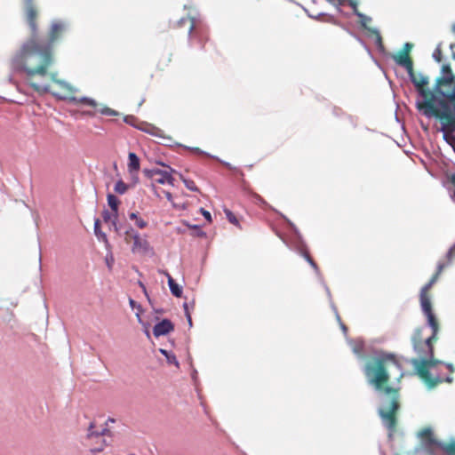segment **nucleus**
<instances>
[{"label":"nucleus","mask_w":455,"mask_h":455,"mask_svg":"<svg viewBox=\"0 0 455 455\" xmlns=\"http://www.w3.org/2000/svg\"><path fill=\"white\" fill-rule=\"evenodd\" d=\"M177 145L179 147H182V148H186L188 150L193 151V152H195L196 154L204 155V156H207L208 157H211V158H217L216 156H212V155H211V154H209V153L200 149L199 148L188 147V146H184L182 144H177Z\"/></svg>","instance_id":"36"},{"label":"nucleus","mask_w":455,"mask_h":455,"mask_svg":"<svg viewBox=\"0 0 455 455\" xmlns=\"http://www.w3.org/2000/svg\"><path fill=\"white\" fill-rule=\"evenodd\" d=\"M440 132L443 140L452 148L455 153V114L448 123L441 122Z\"/></svg>","instance_id":"8"},{"label":"nucleus","mask_w":455,"mask_h":455,"mask_svg":"<svg viewBox=\"0 0 455 455\" xmlns=\"http://www.w3.org/2000/svg\"><path fill=\"white\" fill-rule=\"evenodd\" d=\"M160 164L166 166L165 164L159 162ZM167 167L170 169V171L162 170L160 169V178L156 179V181L158 184L164 185L169 184L171 186H174V178L172 177V173L175 172L176 171L173 170L171 166L167 165Z\"/></svg>","instance_id":"15"},{"label":"nucleus","mask_w":455,"mask_h":455,"mask_svg":"<svg viewBox=\"0 0 455 455\" xmlns=\"http://www.w3.org/2000/svg\"><path fill=\"white\" fill-rule=\"evenodd\" d=\"M420 297V307L422 310V313L425 315L427 319H429L431 317L435 316L432 310V304L430 299L425 294L421 293L419 294Z\"/></svg>","instance_id":"18"},{"label":"nucleus","mask_w":455,"mask_h":455,"mask_svg":"<svg viewBox=\"0 0 455 455\" xmlns=\"http://www.w3.org/2000/svg\"><path fill=\"white\" fill-rule=\"evenodd\" d=\"M132 251L133 253H141V254H148L149 252L153 253V248L151 247L149 242L147 239V235L142 238L139 232H134L133 234V245L132 248Z\"/></svg>","instance_id":"9"},{"label":"nucleus","mask_w":455,"mask_h":455,"mask_svg":"<svg viewBox=\"0 0 455 455\" xmlns=\"http://www.w3.org/2000/svg\"><path fill=\"white\" fill-rule=\"evenodd\" d=\"M347 341L349 347H351L354 354L359 358H363V353L364 349L363 341L361 339H353L347 337Z\"/></svg>","instance_id":"21"},{"label":"nucleus","mask_w":455,"mask_h":455,"mask_svg":"<svg viewBox=\"0 0 455 455\" xmlns=\"http://www.w3.org/2000/svg\"><path fill=\"white\" fill-rule=\"evenodd\" d=\"M429 443L437 446L448 455H455V443L446 444L435 438H430Z\"/></svg>","instance_id":"22"},{"label":"nucleus","mask_w":455,"mask_h":455,"mask_svg":"<svg viewBox=\"0 0 455 455\" xmlns=\"http://www.w3.org/2000/svg\"><path fill=\"white\" fill-rule=\"evenodd\" d=\"M183 224L185 226H187L188 228L190 229H194L195 230V235L196 237H206V232H204L202 228H201V226L200 225H196V224H190L188 221L187 220H183Z\"/></svg>","instance_id":"27"},{"label":"nucleus","mask_w":455,"mask_h":455,"mask_svg":"<svg viewBox=\"0 0 455 455\" xmlns=\"http://www.w3.org/2000/svg\"><path fill=\"white\" fill-rule=\"evenodd\" d=\"M412 348L418 357L408 359L406 362L413 366L415 374H427V371H423L422 368L426 365L427 359L431 357L434 346L428 345L427 341H425L412 345Z\"/></svg>","instance_id":"5"},{"label":"nucleus","mask_w":455,"mask_h":455,"mask_svg":"<svg viewBox=\"0 0 455 455\" xmlns=\"http://www.w3.org/2000/svg\"><path fill=\"white\" fill-rule=\"evenodd\" d=\"M174 330L173 323L168 319L164 318L160 322L156 323L153 327V335L156 338L161 336H166Z\"/></svg>","instance_id":"12"},{"label":"nucleus","mask_w":455,"mask_h":455,"mask_svg":"<svg viewBox=\"0 0 455 455\" xmlns=\"http://www.w3.org/2000/svg\"><path fill=\"white\" fill-rule=\"evenodd\" d=\"M408 76L414 87L426 86L429 83V78L422 73H419L417 76L413 71V68L409 70Z\"/></svg>","instance_id":"16"},{"label":"nucleus","mask_w":455,"mask_h":455,"mask_svg":"<svg viewBox=\"0 0 455 455\" xmlns=\"http://www.w3.org/2000/svg\"><path fill=\"white\" fill-rule=\"evenodd\" d=\"M30 86L37 92H50V86L48 84H39L33 83Z\"/></svg>","instance_id":"39"},{"label":"nucleus","mask_w":455,"mask_h":455,"mask_svg":"<svg viewBox=\"0 0 455 455\" xmlns=\"http://www.w3.org/2000/svg\"><path fill=\"white\" fill-rule=\"evenodd\" d=\"M327 21H328V23H331L333 25L339 26L343 30H345L347 34H349L352 37H354V41H357L363 47V49L367 52L368 55L371 59H374L371 48L368 46V44L365 43V41L363 39H362V37H360L356 33H355L353 30L348 28L345 24L341 23L337 19H335L334 16H329V19Z\"/></svg>","instance_id":"10"},{"label":"nucleus","mask_w":455,"mask_h":455,"mask_svg":"<svg viewBox=\"0 0 455 455\" xmlns=\"http://www.w3.org/2000/svg\"><path fill=\"white\" fill-rule=\"evenodd\" d=\"M413 44L411 43H405L403 44V49L401 51V52H406V55H408V52L412 49Z\"/></svg>","instance_id":"59"},{"label":"nucleus","mask_w":455,"mask_h":455,"mask_svg":"<svg viewBox=\"0 0 455 455\" xmlns=\"http://www.w3.org/2000/svg\"><path fill=\"white\" fill-rule=\"evenodd\" d=\"M111 227L116 232H119L121 229V225L118 224V215H113L112 220H110Z\"/></svg>","instance_id":"46"},{"label":"nucleus","mask_w":455,"mask_h":455,"mask_svg":"<svg viewBox=\"0 0 455 455\" xmlns=\"http://www.w3.org/2000/svg\"><path fill=\"white\" fill-rule=\"evenodd\" d=\"M332 114L338 117L342 116H346V115H347L340 108H338V107L333 108Z\"/></svg>","instance_id":"54"},{"label":"nucleus","mask_w":455,"mask_h":455,"mask_svg":"<svg viewBox=\"0 0 455 455\" xmlns=\"http://www.w3.org/2000/svg\"><path fill=\"white\" fill-rule=\"evenodd\" d=\"M455 250V243L450 247L446 253V259L451 261L453 258H455V254H453V251Z\"/></svg>","instance_id":"53"},{"label":"nucleus","mask_w":455,"mask_h":455,"mask_svg":"<svg viewBox=\"0 0 455 455\" xmlns=\"http://www.w3.org/2000/svg\"><path fill=\"white\" fill-rule=\"evenodd\" d=\"M455 76L452 73L451 67L449 63H445L441 68V76L436 78L433 87L434 93L439 96L443 93V86H451L454 82Z\"/></svg>","instance_id":"7"},{"label":"nucleus","mask_w":455,"mask_h":455,"mask_svg":"<svg viewBox=\"0 0 455 455\" xmlns=\"http://www.w3.org/2000/svg\"><path fill=\"white\" fill-rule=\"evenodd\" d=\"M393 370L398 372V380L404 375L396 355L382 349H373L363 368L368 384L379 394L380 406L378 412L383 425L389 430H393L396 423L394 412L399 409L398 391L393 387H383V385L389 381Z\"/></svg>","instance_id":"2"},{"label":"nucleus","mask_w":455,"mask_h":455,"mask_svg":"<svg viewBox=\"0 0 455 455\" xmlns=\"http://www.w3.org/2000/svg\"><path fill=\"white\" fill-rule=\"evenodd\" d=\"M129 305L131 307L132 309H137V312L136 314H139V315L140 316V315L142 314L143 312V308H142V306L140 304V303H137L132 298H129Z\"/></svg>","instance_id":"42"},{"label":"nucleus","mask_w":455,"mask_h":455,"mask_svg":"<svg viewBox=\"0 0 455 455\" xmlns=\"http://www.w3.org/2000/svg\"><path fill=\"white\" fill-rule=\"evenodd\" d=\"M128 189V185L123 181V180H118L115 186L114 191L119 195H124Z\"/></svg>","instance_id":"33"},{"label":"nucleus","mask_w":455,"mask_h":455,"mask_svg":"<svg viewBox=\"0 0 455 455\" xmlns=\"http://www.w3.org/2000/svg\"><path fill=\"white\" fill-rule=\"evenodd\" d=\"M96 112L97 111L83 110L80 112V114L84 116L94 117L96 116Z\"/></svg>","instance_id":"57"},{"label":"nucleus","mask_w":455,"mask_h":455,"mask_svg":"<svg viewBox=\"0 0 455 455\" xmlns=\"http://www.w3.org/2000/svg\"><path fill=\"white\" fill-rule=\"evenodd\" d=\"M105 260H106L107 267L109 269H111L112 268V264L114 262V258H113V255H112L111 251H109V254H107Z\"/></svg>","instance_id":"50"},{"label":"nucleus","mask_w":455,"mask_h":455,"mask_svg":"<svg viewBox=\"0 0 455 455\" xmlns=\"http://www.w3.org/2000/svg\"><path fill=\"white\" fill-rule=\"evenodd\" d=\"M443 363L444 362L438 359H435L433 351L431 357L427 359L426 365L423 366L422 368L423 371H427V374H418L429 388H432L435 387L438 383L443 382V379L438 375L435 376L430 372V369L435 367L438 364Z\"/></svg>","instance_id":"6"},{"label":"nucleus","mask_w":455,"mask_h":455,"mask_svg":"<svg viewBox=\"0 0 455 455\" xmlns=\"http://www.w3.org/2000/svg\"><path fill=\"white\" fill-rule=\"evenodd\" d=\"M424 327H419L414 330L412 335H411V345H414L416 343L425 342V338H423L422 332H423Z\"/></svg>","instance_id":"28"},{"label":"nucleus","mask_w":455,"mask_h":455,"mask_svg":"<svg viewBox=\"0 0 455 455\" xmlns=\"http://www.w3.org/2000/svg\"><path fill=\"white\" fill-rule=\"evenodd\" d=\"M371 33L375 35V45L378 52L383 56L388 55L382 43V37L379 30L378 28H372V31Z\"/></svg>","instance_id":"24"},{"label":"nucleus","mask_w":455,"mask_h":455,"mask_svg":"<svg viewBox=\"0 0 455 455\" xmlns=\"http://www.w3.org/2000/svg\"><path fill=\"white\" fill-rule=\"evenodd\" d=\"M331 310L335 314L336 319H337V321H338V323H339V324L340 326V329H341L342 332L347 337V327L342 323L341 318H340V316L339 315L338 309H337L334 302H331Z\"/></svg>","instance_id":"32"},{"label":"nucleus","mask_w":455,"mask_h":455,"mask_svg":"<svg viewBox=\"0 0 455 455\" xmlns=\"http://www.w3.org/2000/svg\"><path fill=\"white\" fill-rule=\"evenodd\" d=\"M347 119L348 122L352 124L354 128H356L357 126V117L351 116V115H346Z\"/></svg>","instance_id":"55"},{"label":"nucleus","mask_w":455,"mask_h":455,"mask_svg":"<svg viewBox=\"0 0 455 455\" xmlns=\"http://www.w3.org/2000/svg\"><path fill=\"white\" fill-rule=\"evenodd\" d=\"M54 82L58 84L61 85L62 87L67 88L68 90H70V91L72 90L70 84L68 82H66L65 80L58 79V80H54Z\"/></svg>","instance_id":"56"},{"label":"nucleus","mask_w":455,"mask_h":455,"mask_svg":"<svg viewBox=\"0 0 455 455\" xmlns=\"http://www.w3.org/2000/svg\"><path fill=\"white\" fill-rule=\"evenodd\" d=\"M217 161H219L220 163H221L224 166H226L227 168L230 169V170H233L235 169L234 166H232V164L228 162H226L224 160H220L218 156L217 158H215Z\"/></svg>","instance_id":"61"},{"label":"nucleus","mask_w":455,"mask_h":455,"mask_svg":"<svg viewBox=\"0 0 455 455\" xmlns=\"http://www.w3.org/2000/svg\"><path fill=\"white\" fill-rule=\"evenodd\" d=\"M164 275L167 277L168 286L171 293L176 298H181L183 294L182 286L177 283L168 272H165Z\"/></svg>","instance_id":"19"},{"label":"nucleus","mask_w":455,"mask_h":455,"mask_svg":"<svg viewBox=\"0 0 455 455\" xmlns=\"http://www.w3.org/2000/svg\"><path fill=\"white\" fill-rule=\"evenodd\" d=\"M159 353L165 357L169 364H174L177 368L180 367V363L172 351L164 348H159Z\"/></svg>","instance_id":"25"},{"label":"nucleus","mask_w":455,"mask_h":455,"mask_svg":"<svg viewBox=\"0 0 455 455\" xmlns=\"http://www.w3.org/2000/svg\"><path fill=\"white\" fill-rule=\"evenodd\" d=\"M25 1L27 21L31 29L30 37L25 41L12 59V66L15 72H24L28 76L39 75L44 76L47 68L52 64V44L59 38V32L65 29L61 21H54L51 26L48 38H39L36 23V11L33 0Z\"/></svg>","instance_id":"1"},{"label":"nucleus","mask_w":455,"mask_h":455,"mask_svg":"<svg viewBox=\"0 0 455 455\" xmlns=\"http://www.w3.org/2000/svg\"><path fill=\"white\" fill-rule=\"evenodd\" d=\"M94 427L93 424L91 423L90 424V427L88 428V436L91 437L92 435H96V436H99V435H102L106 431H108V429L106 428H103L100 433H95L92 431V428Z\"/></svg>","instance_id":"47"},{"label":"nucleus","mask_w":455,"mask_h":455,"mask_svg":"<svg viewBox=\"0 0 455 455\" xmlns=\"http://www.w3.org/2000/svg\"><path fill=\"white\" fill-rule=\"evenodd\" d=\"M415 89L418 96L420 98L418 99L415 102L417 110L428 119L435 117L441 120V110L439 113H437L434 104L432 103L433 101L437 104L436 101H434L431 99V93L434 92V91L432 90V92H429L428 90L425 89L424 86L415 87Z\"/></svg>","instance_id":"4"},{"label":"nucleus","mask_w":455,"mask_h":455,"mask_svg":"<svg viewBox=\"0 0 455 455\" xmlns=\"http://www.w3.org/2000/svg\"><path fill=\"white\" fill-rule=\"evenodd\" d=\"M390 56L397 65L403 67L407 71V74L409 70L413 68V62L409 56L406 55V52H399L396 54H390Z\"/></svg>","instance_id":"13"},{"label":"nucleus","mask_w":455,"mask_h":455,"mask_svg":"<svg viewBox=\"0 0 455 455\" xmlns=\"http://www.w3.org/2000/svg\"><path fill=\"white\" fill-rule=\"evenodd\" d=\"M128 216L131 220H135V224L139 228H144L148 226V222L139 217L138 212H130Z\"/></svg>","instance_id":"26"},{"label":"nucleus","mask_w":455,"mask_h":455,"mask_svg":"<svg viewBox=\"0 0 455 455\" xmlns=\"http://www.w3.org/2000/svg\"><path fill=\"white\" fill-rule=\"evenodd\" d=\"M329 16H331V14H328L326 12H319L318 14H316L315 16H311L309 15V18L313 19V20H319L321 17H326L327 19L324 20L325 22H328V19H329Z\"/></svg>","instance_id":"52"},{"label":"nucleus","mask_w":455,"mask_h":455,"mask_svg":"<svg viewBox=\"0 0 455 455\" xmlns=\"http://www.w3.org/2000/svg\"><path fill=\"white\" fill-rule=\"evenodd\" d=\"M224 212H225V215H226V218L228 219V220L235 225V226H239V221L237 220V218L235 217V215L234 214V212L228 209V208H225L224 209Z\"/></svg>","instance_id":"37"},{"label":"nucleus","mask_w":455,"mask_h":455,"mask_svg":"<svg viewBox=\"0 0 455 455\" xmlns=\"http://www.w3.org/2000/svg\"><path fill=\"white\" fill-rule=\"evenodd\" d=\"M448 189L451 199L455 202V186H451Z\"/></svg>","instance_id":"64"},{"label":"nucleus","mask_w":455,"mask_h":455,"mask_svg":"<svg viewBox=\"0 0 455 455\" xmlns=\"http://www.w3.org/2000/svg\"><path fill=\"white\" fill-rule=\"evenodd\" d=\"M355 16L360 19V23H361L362 27L365 30H367L368 32H371L372 31L373 28H370V27L367 26V22L371 21V18L370 16H367V15H365L364 13H363L361 12L356 13Z\"/></svg>","instance_id":"29"},{"label":"nucleus","mask_w":455,"mask_h":455,"mask_svg":"<svg viewBox=\"0 0 455 455\" xmlns=\"http://www.w3.org/2000/svg\"><path fill=\"white\" fill-rule=\"evenodd\" d=\"M437 335L431 334V336L425 339L428 345H433V341L436 339Z\"/></svg>","instance_id":"63"},{"label":"nucleus","mask_w":455,"mask_h":455,"mask_svg":"<svg viewBox=\"0 0 455 455\" xmlns=\"http://www.w3.org/2000/svg\"><path fill=\"white\" fill-rule=\"evenodd\" d=\"M101 214H102V219L105 222L110 221L113 218L112 212H110L108 209H103Z\"/></svg>","instance_id":"48"},{"label":"nucleus","mask_w":455,"mask_h":455,"mask_svg":"<svg viewBox=\"0 0 455 455\" xmlns=\"http://www.w3.org/2000/svg\"><path fill=\"white\" fill-rule=\"evenodd\" d=\"M426 325L429 327L432 331V334L437 335L439 332V324L437 323L436 317H431L429 319H427Z\"/></svg>","instance_id":"30"},{"label":"nucleus","mask_w":455,"mask_h":455,"mask_svg":"<svg viewBox=\"0 0 455 455\" xmlns=\"http://www.w3.org/2000/svg\"><path fill=\"white\" fill-rule=\"evenodd\" d=\"M79 103H84L85 105L96 108L98 106V102L90 97L87 96H82L79 98Z\"/></svg>","instance_id":"38"},{"label":"nucleus","mask_w":455,"mask_h":455,"mask_svg":"<svg viewBox=\"0 0 455 455\" xmlns=\"http://www.w3.org/2000/svg\"><path fill=\"white\" fill-rule=\"evenodd\" d=\"M124 122L129 125H131L132 127H134L137 129V127H139L137 124H136V122H137V118L134 116H125L124 117Z\"/></svg>","instance_id":"43"},{"label":"nucleus","mask_w":455,"mask_h":455,"mask_svg":"<svg viewBox=\"0 0 455 455\" xmlns=\"http://www.w3.org/2000/svg\"><path fill=\"white\" fill-rule=\"evenodd\" d=\"M189 20L191 21V25L188 29V40H191V37L193 36V33L195 31V37L197 39L198 44L201 45V48L203 49L204 46V41L207 40V37L204 35V32L201 30L199 28H197V21L199 20V18L196 16H190Z\"/></svg>","instance_id":"11"},{"label":"nucleus","mask_w":455,"mask_h":455,"mask_svg":"<svg viewBox=\"0 0 455 455\" xmlns=\"http://www.w3.org/2000/svg\"><path fill=\"white\" fill-rule=\"evenodd\" d=\"M319 282L323 285V287L327 294V297L329 299L330 306L331 307V302H333V301H332L331 291L323 277H322V280H319Z\"/></svg>","instance_id":"45"},{"label":"nucleus","mask_w":455,"mask_h":455,"mask_svg":"<svg viewBox=\"0 0 455 455\" xmlns=\"http://www.w3.org/2000/svg\"><path fill=\"white\" fill-rule=\"evenodd\" d=\"M99 113H100L103 116H119V112L112 109L107 106H104L97 110Z\"/></svg>","instance_id":"35"},{"label":"nucleus","mask_w":455,"mask_h":455,"mask_svg":"<svg viewBox=\"0 0 455 455\" xmlns=\"http://www.w3.org/2000/svg\"><path fill=\"white\" fill-rule=\"evenodd\" d=\"M289 226L291 228L292 234L289 238H286L279 234L278 236L282 239L283 243L290 248L291 250L296 251L298 254L301 255L306 261L315 270L319 280H322L323 275L320 273L319 267L315 260L311 258L307 251V244L297 228V227L289 220H287Z\"/></svg>","instance_id":"3"},{"label":"nucleus","mask_w":455,"mask_h":455,"mask_svg":"<svg viewBox=\"0 0 455 455\" xmlns=\"http://www.w3.org/2000/svg\"><path fill=\"white\" fill-rule=\"evenodd\" d=\"M191 379L194 381V384L196 386L197 380H198V372L197 370L193 368L191 372Z\"/></svg>","instance_id":"58"},{"label":"nucleus","mask_w":455,"mask_h":455,"mask_svg":"<svg viewBox=\"0 0 455 455\" xmlns=\"http://www.w3.org/2000/svg\"><path fill=\"white\" fill-rule=\"evenodd\" d=\"M143 173L144 175L148 178V179H153V177L155 175H159L160 173V169L158 168H152V169H148V168H145L143 170Z\"/></svg>","instance_id":"41"},{"label":"nucleus","mask_w":455,"mask_h":455,"mask_svg":"<svg viewBox=\"0 0 455 455\" xmlns=\"http://www.w3.org/2000/svg\"><path fill=\"white\" fill-rule=\"evenodd\" d=\"M107 202H108V205L111 209L113 215H118L119 214V204L121 203L120 200L118 199V197L116 196H115L114 194L108 193L107 195Z\"/></svg>","instance_id":"23"},{"label":"nucleus","mask_w":455,"mask_h":455,"mask_svg":"<svg viewBox=\"0 0 455 455\" xmlns=\"http://www.w3.org/2000/svg\"><path fill=\"white\" fill-rule=\"evenodd\" d=\"M93 232L98 241L103 243L106 249L110 251V243L107 234L101 230V221L99 218H94Z\"/></svg>","instance_id":"14"},{"label":"nucleus","mask_w":455,"mask_h":455,"mask_svg":"<svg viewBox=\"0 0 455 455\" xmlns=\"http://www.w3.org/2000/svg\"><path fill=\"white\" fill-rule=\"evenodd\" d=\"M143 124L148 126V129H142L141 127H137V130L141 131V132H143L145 133H148L149 135H152L154 137L162 138L164 140H168L169 142H171L172 140L171 137L165 136L164 134L163 130H161V129H159V128H157V127H156V126H154L152 124H148L146 122H143Z\"/></svg>","instance_id":"17"},{"label":"nucleus","mask_w":455,"mask_h":455,"mask_svg":"<svg viewBox=\"0 0 455 455\" xmlns=\"http://www.w3.org/2000/svg\"><path fill=\"white\" fill-rule=\"evenodd\" d=\"M199 212L208 222L212 221V214L209 211L205 210L204 207H201Z\"/></svg>","instance_id":"49"},{"label":"nucleus","mask_w":455,"mask_h":455,"mask_svg":"<svg viewBox=\"0 0 455 455\" xmlns=\"http://www.w3.org/2000/svg\"><path fill=\"white\" fill-rule=\"evenodd\" d=\"M164 196H165L166 199L172 204V206L174 208H177V205L172 202V198L173 197H172V193L169 192V191H164Z\"/></svg>","instance_id":"60"},{"label":"nucleus","mask_w":455,"mask_h":455,"mask_svg":"<svg viewBox=\"0 0 455 455\" xmlns=\"http://www.w3.org/2000/svg\"><path fill=\"white\" fill-rule=\"evenodd\" d=\"M438 278V273H435V275L432 276V278L429 280L427 283H426L420 290L421 293H427V291L432 287V285L436 282Z\"/></svg>","instance_id":"40"},{"label":"nucleus","mask_w":455,"mask_h":455,"mask_svg":"<svg viewBox=\"0 0 455 455\" xmlns=\"http://www.w3.org/2000/svg\"><path fill=\"white\" fill-rule=\"evenodd\" d=\"M347 4L353 9V13L356 15L359 12L357 9V2L355 0H347Z\"/></svg>","instance_id":"51"},{"label":"nucleus","mask_w":455,"mask_h":455,"mask_svg":"<svg viewBox=\"0 0 455 455\" xmlns=\"http://www.w3.org/2000/svg\"><path fill=\"white\" fill-rule=\"evenodd\" d=\"M128 172L132 175L134 172H138L140 168V157L134 152H129L128 154Z\"/></svg>","instance_id":"20"},{"label":"nucleus","mask_w":455,"mask_h":455,"mask_svg":"<svg viewBox=\"0 0 455 455\" xmlns=\"http://www.w3.org/2000/svg\"><path fill=\"white\" fill-rule=\"evenodd\" d=\"M432 58L434 59L435 61L436 62H441L442 60V52H441V44H439L437 45V47L435 48V50L434 51L433 54H432Z\"/></svg>","instance_id":"44"},{"label":"nucleus","mask_w":455,"mask_h":455,"mask_svg":"<svg viewBox=\"0 0 455 455\" xmlns=\"http://www.w3.org/2000/svg\"><path fill=\"white\" fill-rule=\"evenodd\" d=\"M180 177L182 182L184 183L185 187L188 190L193 191V192L199 191V188H197V186L192 180L185 178L181 173H180Z\"/></svg>","instance_id":"31"},{"label":"nucleus","mask_w":455,"mask_h":455,"mask_svg":"<svg viewBox=\"0 0 455 455\" xmlns=\"http://www.w3.org/2000/svg\"><path fill=\"white\" fill-rule=\"evenodd\" d=\"M189 17L190 16H188V19H189ZM186 20H187V18H185V17L180 18L179 20H177L175 28L182 27L183 24L186 22Z\"/></svg>","instance_id":"62"},{"label":"nucleus","mask_w":455,"mask_h":455,"mask_svg":"<svg viewBox=\"0 0 455 455\" xmlns=\"http://www.w3.org/2000/svg\"><path fill=\"white\" fill-rule=\"evenodd\" d=\"M136 318L138 320V323L142 325L143 327V332L147 336L148 339L151 338L149 327L150 323L148 322H144L141 316L139 315V314H135Z\"/></svg>","instance_id":"34"}]
</instances>
